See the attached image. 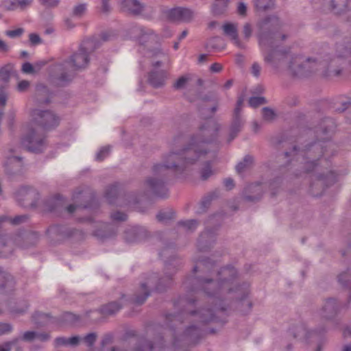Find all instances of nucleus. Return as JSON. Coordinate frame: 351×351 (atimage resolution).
I'll list each match as a JSON object with an SVG mask.
<instances>
[{
    "label": "nucleus",
    "instance_id": "54",
    "mask_svg": "<svg viewBox=\"0 0 351 351\" xmlns=\"http://www.w3.org/2000/svg\"><path fill=\"white\" fill-rule=\"evenodd\" d=\"M243 33L246 38H249L252 35V27L250 23H245L243 26Z\"/></svg>",
    "mask_w": 351,
    "mask_h": 351
},
{
    "label": "nucleus",
    "instance_id": "38",
    "mask_svg": "<svg viewBox=\"0 0 351 351\" xmlns=\"http://www.w3.org/2000/svg\"><path fill=\"white\" fill-rule=\"evenodd\" d=\"M266 100L263 97H252L249 100V104L253 108L265 104Z\"/></svg>",
    "mask_w": 351,
    "mask_h": 351
},
{
    "label": "nucleus",
    "instance_id": "49",
    "mask_svg": "<svg viewBox=\"0 0 351 351\" xmlns=\"http://www.w3.org/2000/svg\"><path fill=\"white\" fill-rule=\"evenodd\" d=\"M237 10L238 14L241 16H245L247 14V6L243 2H240L238 4Z\"/></svg>",
    "mask_w": 351,
    "mask_h": 351
},
{
    "label": "nucleus",
    "instance_id": "32",
    "mask_svg": "<svg viewBox=\"0 0 351 351\" xmlns=\"http://www.w3.org/2000/svg\"><path fill=\"white\" fill-rule=\"evenodd\" d=\"M110 152V146H104L102 147L99 152L96 154L95 159L97 161H102L106 157H108Z\"/></svg>",
    "mask_w": 351,
    "mask_h": 351
},
{
    "label": "nucleus",
    "instance_id": "3",
    "mask_svg": "<svg viewBox=\"0 0 351 351\" xmlns=\"http://www.w3.org/2000/svg\"><path fill=\"white\" fill-rule=\"evenodd\" d=\"M351 64V38L345 40L336 46L335 56L323 60L306 58L302 56L293 57L289 69L293 75L306 76L310 73L321 71L325 77L338 76L341 73L340 66Z\"/></svg>",
    "mask_w": 351,
    "mask_h": 351
},
{
    "label": "nucleus",
    "instance_id": "27",
    "mask_svg": "<svg viewBox=\"0 0 351 351\" xmlns=\"http://www.w3.org/2000/svg\"><path fill=\"white\" fill-rule=\"evenodd\" d=\"M215 171L212 169L210 162H206L204 166L200 171L201 178L206 180L214 174Z\"/></svg>",
    "mask_w": 351,
    "mask_h": 351
},
{
    "label": "nucleus",
    "instance_id": "2",
    "mask_svg": "<svg viewBox=\"0 0 351 351\" xmlns=\"http://www.w3.org/2000/svg\"><path fill=\"white\" fill-rule=\"evenodd\" d=\"M201 272L208 276H198L195 279L197 287L193 288L191 292L201 290L209 298V300L215 304L218 311H223L226 307L222 304L229 305L234 301L242 302V305L246 304L247 311L251 309L252 304L245 301L250 293L249 285H240L237 278V271L233 267L216 269L215 263L209 258L199 259L195 261L193 272Z\"/></svg>",
    "mask_w": 351,
    "mask_h": 351
},
{
    "label": "nucleus",
    "instance_id": "23",
    "mask_svg": "<svg viewBox=\"0 0 351 351\" xmlns=\"http://www.w3.org/2000/svg\"><path fill=\"white\" fill-rule=\"evenodd\" d=\"M338 280L341 285L344 287H348L349 289V300H351V285L350 284L351 280V274L349 271L341 273L339 277Z\"/></svg>",
    "mask_w": 351,
    "mask_h": 351
},
{
    "label": "nucleus",
    "instance_id": "37",
    "mask_svg": "<svg viewBox=\"0 0 351 351\" xmlns=\"http://www.w3.org/2000/svg\"><path fill=\"white\" fill-rule=\"evenodd\" d=\"M216 3L213 6V11L215 14H220L223 12L228 4L224 6L221 0H216Z\"/></svg>",
    "mask_w": 351,
    "mask_h": 351
},
{
    "label": "nucleus",
    "instance_id": "47",
    "mask_svg": "<svg viewBox=\"0 0 351 351\" xmlns=\"http://www.w3.org/2000/svg\"><path fill=\"white\" fill-rule=\"evenodd\" d=\"M37 332L34 331H27L23 335V340L31 341L36 339Z\"/></svg>",
    "mask_w": 351,
    "mask_h": 351
},
{
    "label": "nucleus",
    "instance_id": "19",
    "mask_svg": "<svg viewBox=\"0 0 351 351\" xmlns=\"http://www.w3.org/2000/svg\"><path fill=\"white\" fill-rule=\"evenodd\" d=\"M349 0H332L331 5L335 14H341L348 10Z\"/></svg>",
    "mask_w": 351,
    "mask_h": 351
},
{
    "label": "nucleus",
    "instance_id": "57",
    "mask_svg": "<svg viewBox=\"0 0 351 351\" xmlns=\"http://www.w3.org/2000/svg\"><path fill=\"white\" fill-rule=\"evenodd\" d=\"M14 341H7L2 345H0V351H10Z\"/></svg>",
    "mask_w": 351,
    "mask_h": 351
},
{
    "label": "nucleus",
    "instance_id": "11",
    "mask_svg": "<svg viewBox=\"0 0 351 351\" xmlns=\"http://www.w3.org/2000/svg\"><path fill=\"white\" fill-rule=\"evenodd\" d=\"M341 308V305L335 299L330 298L326 301L320 313L325 319H330L340 312Z\"/></svg>",
    "mask_w": 351,
    "mask_h": 351
},
{
    "label": "nucleus",
    "instance_id": "29",
    "mask_svg": "<svg viewBox=\"0 0 351 351\" xmlns=\"http://www.w3.org/2000/svg\"><path fill=\"white\" fill-rule=\"evenodd\" d=\"M118 189L117 184L111 185L106 189L105 196L110 204L113 203L114 197L117 195Z\"/></svg>",
    "mask_w": 351,
    "mask_h": 351
},
{
    "label": "nucleus",
    "instance_id": "61",
    "mask_svg": "<svg viewBox=\"0 0 351 351\" xmlns=\"http://www.w3.org/2000/svg\"><path fill=\"white\" fill-rule=\"evenodd\" d=\"M80 339V337L77 336L68 338V345L76 346L78 344Z\"/></svg>",
    "mask_w": 351,
    "mask_h": 351
},
{
    "label": "nucleus",
    "instance_id": "9",
    "mask_svg": "<svg viewBox=\"0 0 351 351\" xmlns=\"http://www.w3.org/2000/svg\"><path fill=\"white\" fill-rule=\"evenodd\" d=\"M163 280L167 281V284L170 283L171 277L167 276V279H158V276L156 274L149 275L145 282L141 283L140 289L143 292V295L140 296L139 294H136L134 298V302L136 304H142L149 295L150 289H155L157 291H162V287H160V284Z\"/></svg>",
    "mask_w": 351,
    "mask_h": 351
},
{
    "label": "nucleus",
    "instance_id": "50",
    "mask_svg": "<svg viewBox=\"0 0 351 351\" xmlns=\"http://www.w3.org/2000/svg\"><path fill=\"white\" fill-rule=\"evenodd\" d=\"M40 3L45 7H56L59 3V0H40Z\"/></svg>",
    "mask_w": 351,
    "mask_h": 351
},
{
    "label": "nucleus",
    "instance_id": "20",
    "mask_svg": "<svg viewBox=\"0 0 351 351\" xmlns=\"http://www.w3.org/2000/svg\"><path fill=\"white\" fill-rule=\"evenodd\" d=\"M34 193L35 192L29 187L23 186L15 193V197L19 202L23 200H29Z\"/></svg>",
    "mask_w": 351,
    "mask_h": 351
},
{
    "label": "nucleus",
    "instance_id": "31",
    "mask_svg": "<svg viewBox=\"0 0 351 351\" xmlns=\"http://www.w3.org/2000/svg\"><path fill=\"white\" fill-rule=\"evenodd\" d=\"M156 217L160 222H167L168 220L174 217V213L171 210H162L158 213Z\"/></svg>",
    "mask_w": 351,
    "mask_h": 351
},
{
    "label": "nucleus",
    "instance_id": "21",
    "mask_svg": "<svg viewBox=\"0 0 351 351\" xmlns=\"http://www.w3.org/2000/svg\"><path fill=\"white\" fill-rule=\"evenodd\" d=\"M121 308V304L118 302H110L101 307V311L104 315H110L119 311Z\"/></svg>",
    "mask_w": 351,
    "mask_h": 351
},
{
    "label": "nucleus",
    "instance_id": "56",
    "mask_svg": "<svg viewBox=\"0 0 351 351\" xmlns=\"http://www.w3.org/2000/svg\"><path fill=\"white\" fill-rule=\"evenodd\" d=\"M36 92L38 95H47L49 93L47 88L43 84H38L36 86Z\"/></svg>",
    "mask_w": 351,
    "mask_h": 351
},
{
    "label": "nucleus",
    "instance_id": "12",
    "mask_svg": "<svg viewBox=\"0 0 351 351\" xmlns=\"http://www.w3.org/2000/svg\"><path fill=\"white\" fill-rule=\"evenodd\" d=\"M193 16V12L184 8H176L168 12V17L174 21L189 22Z\"/></svg>",
    "mask_w": 351,
    "mask_h": 351
},
{
    "label": "nucleus",
    "instance_id": "18",
    "mask_svg": "<svg viewBox=\"0 0 351 351\" xmlns=\"http://www.w3.org/2000/svg\"><path fill=\"white\" fill-rule=\"evenodd\" d=\"M243 124L244 121L241 115H234L233 121L230 129L229 141H232L236 137L237 134L241 131Z\"/></svg>",
    "mask_w": 351,
    "mask_h": 351
},
{
    "label": "nucleus",
    "instance_id": "25",
    "mask_svg": "<svg viewBox=\"0 0 351 351\" xmlns=\"http://www.w3.org/2000/svg\"><path fill=\"white\" fill-rule=\"evenodd\" d=\"M88 4L86 3H80L75 5L73 8V16L81 18L82 17L87 11Z\"/></svg>",
    "mask_w": 351,
    "mask_h": 351
},
{
    "label": "nucleus",
    "instance_id": "48",
    "mask_svg": "<svg viewBox=\"0 0 351 351\" xmlns=\"http://www.w3.org/2000/svg\"><path fill=\"white\" fill-rule=\"evenodd\" d=\"M96 337L95 333H89L84 337V340L88 346H92L96 340Z\"/></svg>",
    "mask_w": 351,
    "mask_h": 351
},
{
    "label": "nucleus",
    "instance_id": "10",
    "mask_svg": "<svg viewBox=\"0 0 351 351\" xmlns=\"http://www.w3.org/2000/svg\"><path fill=\"white\" fill-rule=\"evenodd\" d=\"M221 29L223 34L227 36L234 45L239 48L243 47L239 38L237 23L230 22L225 23L222 25Z\"/></svg>",
    "mask_w": 351,
    "mask_h": 351
},
{
    "label": "nucleus",
    "instance_id": "51",
    "mask_svg": "<svg viewBox=\"0 0 351 351\" xmlns=\"http://www.w3.org/2000/svg\"><path fill=\"white\" fill-rule=\"evenodd\" d=\"M97 3L101 5L102 12L106 13L110 11L109 0H97Z\"/></svg>",
    "mask_w": 351,
    "mask_h": 351
},
{
    "label": "nucleus",
    "instance_id": "43",
    "mask_svg": "<svg viewBox=\"0 0 351 351\" xmlns=\"http://www.w3.org/2000/svg\"><path fill=\"white\" fill-rule=\"evenodd\" d=\"M29 42L32 45H37L42 43V40L37 34L32 33L29 35Z\"/></svg>",
    "mask_w": 351,
    "mask_h": 351
},
{
    "label": "nucleus",
    "instance_id": "42",
    "mask_svg": "<svg viewBox=\"0 0 351 351\" xmlns=\"http://www.w3.org/2000/svg\"><path fill=\"white\" fill-rule=\"evenodd\" d=\"M215 43H222V40L219 37L213 38L208 41L207 47L217 50L220 49V46L217 45Z\"/></svg>",
    "mask_w": 351,
    "mask_h": 351
},
{
    "label": "nucleus",
    "instance_id": "5",
    "mask_svg": "<svg viewBox=\"0 0 351 351\" xmlns=\"http://www.w3.org/2000/svg\"><path fill=\"white\" fill-rule=\"evenodd\" d=\"M279 26L280 21L274 16L265 19L260 25L259 45L264 60L274 69L281 66L287 58L288 53V51L280 49V42L287 36L274 32Z\"/></svg>",
    "mask_w": 351,
    "mask_h": 351
},
{
    "label": "nucleus",
    "instance_id": "1",
    "mask_svg": "<svg viewBox=\"0 0 351 351\" xmlns=\"http://www.w3.org/2000/svg\"><path fill=\"white\" fill-rule=\"evenodd\" d=\"M218 130L214 120H208L199 130L191 135L186 147L173 150L164 156L162 163H157L152 167V176L145 180V185L156 195L165 197L167 189L165 180L170 172L182 173L190 166L197 162H205L214 156L213 136Z\"/></svg>",
    "mask_w": 351,
    "mask_h": 351
},
{
    "label": "nucleus",
    "instance_id": "52",
    "mask_svg": "<svg viewBox=\"0 0 351 351\" xmlns=\"http://www.w3.org/2000/svg\"><path fill=\"white\" fill-rule=\"evenodd\" d=\"M243 101H244V99L243 97H239L238 99L236 108H234V115H236V116L240 115V112L241 110L242 105L243 104Z\"/></svg>",
    "mask_w": 351,
    "mask_h": 351
},
{
    "label": "nucleus",
    "instance_id": "35",
    "mask_svg": "<svg viewBox=\"0 0 351 351\" xmlns=\"http://www.w3.org/2000/svg\"><path fill=\"white\" fill-rule=\"evenodd\" d=\"M262 114L263 119L267 121H271L276 117L275 112L269 108H263L262 110Z\"/></svg>",
    "mask_w": 351,
    "mask_h": 351
},
{
    "label": "nucleus",
    "instance_id": "17",
    "mask_svg": "<svg viewBox=\"0 0 351 351\" xmlns=\"http://www.w3.org/2000/svg\"><path fill=\"white\" fill-rule=\"evenodd\" d=\"M214 241L211 232L205 231L199 237L197 242V247L200 252L206 251L209 248L211 243Z\"/></svg>",
    "mask_w": 351,
    "mask_h": 351
},
{
    "label": "nucleus",
    "instance_id": "16",
    "mask_svg": "<svg viewBox=\"0 0 351 351\" xmlns=\"http://www.w3.org/2000/svg\"><path fill=\"white\" fill-rule=\"evenodd\" d=\"M121 8L133 14H139L143 11V6L137 0H118Z\"/></svg>",
    "mask_w": 351,
    "mask_h": 351
},
{
    "label": "nucleus",
    "instance_id": "36",
    "mask_svg": "<svg viewBox=\"0 0 351 351\" xmlns=\"http://www.w3.org/2000/svg\"><path fill=\"white\" fill-rule=\"evenodd\" d=\"M191 77L189 75H183L178 79L173 86L176 89H181L185 87Z\"/></svg>",
    "mask_w": 351,
    "mask_h": 351
},
{
    "label": "nucleus",
    "instance_id": "41",
    "mask_svg": "<svg viewBox=\"0 0 351 351\" xmlns=\"http://www.w3.org/2000/svg\"><path fill=\"white\" fill-rule=\"evenodd\" d=\"M12 326L8 323H0V335H3L11 332Z\"/></svg>",
    "mask_w": 351,
    "mask_h": 351
},
{
    "label": "nucleus",
    "instance_id": "26",
    "mask_svg": "<svg viewBox=\"0 0 351 351\" xmlns=\"http://www.w3.org/2000/svg\"><path fill=\"white\" fill-rule=\"evenodd\" d=\"M253 162V158L251 156H245L243 161L240 162L236 167L238 173H242L248 169Z\"/></svg>",
    "mask_w": 351,
    "mask_h": 351
},
{
    "label": "nucleus",
    "instance_id": "13",
    "mask_svg": "<svg viewBox=\"0 0 351 351\" xmlns=\"http://www.w3.org/2000/svg\"><path fill=\"white\" fill-rule=\"evenodd\" d=\"M266 184L255 183L248 185L244 191L243 195L247 201H255L261 198Z\"/></svg>",
    "mask_w": 351,
    "mask_h": 351
},
{
    "label": "nucleus",
    "instance_id": "60",
    "mask_svg": "<svg viewBox=\"0 0 351 351\" xmlns=\"http://www.w3.org/2000/svg\"><path fill=\"white\" fill-rule=\"evenodd\" d=\"M55 341L57 346L68 345V339L65 337H58Z\"/></svg>",
    "mask_w": 351,
    "mask_h": 351
},
{
    "label": "nucleus",
    "instance_id": "22",
    "mask_svg": "<svg viewBox=\"0 0 351 351\" xmlns=\"http://www.w3.org/2000/svg\"><path fill=\"white\" fill-rule=\"evenodd\" d=\"M14 71V65L12 64H7L0 68V80L8 82Z\"/></svg>",
    "mask_w": 351,
    "mask_h": 351
},
{
    "label": "nucleus",
    "instance_id": "58",
    "mask_svg": "<svg viewBox=\"0 0 351 351\" xmlns=\"http://www.w3.org/2000/svg\"><path fill=\"white\" fill-rule=\"evenodd\" d=\"M222 69H223L222 65L217 62L213 64L210 66V71H212L213 73H219L222 70Z\"/></svg>",
    "mask_w": 351,
    "mask_h": 351
},
{
    "label": "nucleus",
    "instance_id": "39",
    "mask_svg": "<svg viewBox=\"0 0 351 351\" xmlns=\"http://www.w3.org/2000/svg\"><path fill=\"white\" fill-rule=\"evenodd\" d=\"M63 228L58 225H55L49 227L47 230V233L50 237H53L54 235H61L63 234Z\"/></svg>",
    "mask_w": 351,
    "mask_h": 351
},
{
    "label": "nucleus",
    "instance_id": "30",
    "mask_svg": "<svg viewBox=\"0 0 351 351\" xmlns=\"http://www.w3.org/2000/svg\"><path fill=\"white\" fill-rule=\"evenodd\" d=\"M197 221L194 219L180 221L178 222V226L182 227L186 231H193L197 226Z\"/></svg>",
    "mask_w": 351,
    "mask_h": 351
},
{
    "label": "nucleus",
    "instance_id": "14",
    "mask_svg": "<svg viewBox=\"0 0 351 351\" xmlns=\"http://www.w3.org/2000/svg\"><path fill=\"white\" fill-rule=\"evenodd\" d=\"M33 0H4L1 6L5 10H24L29 6Z\"/></svg>",
    "mask_w": 351,
    "mask_h": 351
},
{
    "label": "nucleus",
    "instance_id": "46",
    "mask_svg": "<svg viewBox=\"0 0 351 351\" xmlns=\"http://www.w3.org/2000/svg\"><path fill=\"white\" fill-rule=\"evenodd\" d=\"M29 82L27 80H21L18 83L17 90L19 92H25L26 91L29 86Z\"/></svg>",
    "mask_w": 351,
    "mask_h": 351
},
{
    "label": "nucleus",
    "instance_id": "28",
    "mask_svg": "<svg viewBox=\"0 0 351 351\" xmlns=\"http://www.w3.org/2000/svg\"><path fill=\"white\" fill-rule=\"evenodd\" d=\"M255 5L258 10H266L274 6V0H256Z\"/></svg>",
    "mask_w": 351,
    "mask_h": 351
},
{
    "label": "nucleus",
    "instance_id": "6",
    "mask_svg": "<svg viewBox=\"0 0 351 351\" xmlns=\"http://www.w3.org/2000/svg\"><path fill=\"white\" fill-rule=\"evenodd\" d=\"M58 123L59 119L52 112L34 110L22 145L32 152H42L45 147V132L56 128Z\"/></svg>",
    "mask_w": 351,
    "mask_h": 351
},
{
    "label": "nucleus",
    "instance_id": "63",
    "mask_svg": "<svg viewBox=\"0 0 351 351\" xmlns=\"http://www.w3.org/2000/svg\"><path fill=\"white\" fill-rule=\"evenodd\" d=\"M60 197H60V195H57V196L56 197V198H55L54 199H53V200H52L53 202H55V203H54V205H53V206H50V207L48 208V210H49V211H52V210H55V209L56 208V207H58V206L59 202L60 201Z\"/></svg>",
    "mask_w": 351,
    "mask_h": 351
},
{
    "label": "nucleus",
    "instance_id": "33",
    "mask_svg": "<svg viewBox=\"0 0 351 351\" xmlns=\"http://www.w3.org/2000/svg\"><path fill=\"white\" fill-rule=\"evenodd\" d=\"M295 338L307 339V330L303 326H298L292 332Z\"/></svg>",
    "mask_w": 351,
    "mask_h": 351
},
{
    "label": "nucleus",
    "instance_id": "34",
    "mask_svg": "<svg viewBox=\"0 0 351 351\" xmlns=\"http://www.w3.org/2000/svg\"><path fill=\"white\" fill-rule=\"evenodd\" d=\"M156 349V347H155L151 342L143 341L141 342L136 351H158L155 350Z\"/></svg>",
    "mask_w": 351,
    "mask_h": 351
},
{
    "label": "nucleus",
    "instance_id": "15",
    "mask_svg": "<svg viewBox=\"0 0 351 351\" xmlns=\"http://www.w3.org/2000/svg\"><path fill=\"white\" fill-rule=\"evenodd\" d=\"M167 78V73L164 70L151 71L148 81L149 84L154 88H159L165 84Z\"/></svg>",
    "mask_w": 351,
    "mask_h": 351
},
{
    "label": "nucleus",
    "instance_id": "62",
    "mask_svg": "<svg viewBox=\"0 0 351 351\" xmlns=\"http://www.w3.org/2000/svg\"><path fill=\"white\" fill-rule=\"evenodd\" d=\"M36 339H38L42 341H45L49 339V335L47 333L37 332Z\"/></svg>",
    "mask_w": 351,
    "mask_h": 351
},
{
    "label": "nucleus",
    "instance_id": "55",
    "mask_svg": "<svg viewBox=\"0 0 351 351\" xmlns=\"http://www.w3.org/2000/svg\"><path fill=\"white\" fill-rule=\"evenodd\" d=\"M261 66L257 63L254 62L252 66V73L255 77H258L261 73Z\"/></svg>",
    "mask_w": 351,
    "mask_h": 351
},
{
    "label": "nucleus",
    "instance_id": "7",
    "mask_svg": "<svg viewBox=\"0 0 351 351\" xmlns=\"http://www.w3.org/2000/svg\"><path fill=\"white\" fill-rule=\"evenodd\" d=\"M93 43V39L84 40L80 45L79 51L73 53L69 60L64 61L55 66L56 71L60 73L58 77L59 84L63 85L70 82L75 71L87 66L89 62L88 53L91 50Z\"/></svg>",
    "mask_w": 351,
    "mask_h": 351
},
{
    "label": "nucleus",
    "instance_id": "59",
    "mask_svg": "<svg viewBox=\"0 0 351 351\" xmlns=\"http://www.w3.org/2000/svg\"><path fill=\"white\" fill-rule=\"evenodd\" d=\"M25 215H19L16 216L14 218L11 219V223L13 224H19L20 223L24 221L26 219Z\"/></svg>",
    "mask_w": 351,
    "mask_h": 351
},
{
    "label": "nucleus",
    "instance_id": "45",
    "mask_svg": "<svg viewBox=\"0 0 351 351\" xmlns=\"http://www.w3.org/2000/svg\"><path fill=\"white\" fill-rule=\"evenodd\" d=\"M111 217L114 221H123L126 219L127 215L121 212H116L111 215Z\"/></svg>",
    "mask_w": 351,
    "mask_h": 351
},
{
    "label": "nucleus",
    "instance_id": "40",
    "mask_svg": "<svg viewBox=\"0 0 351 351\" xmlns=\"http://www.w3.org/2000/svg\"><path fill=\"white\" fill-rule=\"evenodd\" d=\"M23 33L24 29L19 27L13 30H7L5 31V34L11 38H14L20 37Z\"/></svg>",
    "mask_w": 351,
    "mask_h": 351
},
{
    "label": "nucleus",
    "instance_id": "8",
    "mask_svg": "<svg viewBox=\"0 0 351 351\" xmlns=\"http://www.w3.org/2000/svg\"><path fill=\"white\" fill-rule=\"evenodd\" d=\"M195 302L193 298L187 297L184 300L187 306L184 309V315L189 322H196L197 326H189L185 332L184 336L189 337L192 341L197 340L200 335L199 327L210 322L215 319L214 313L211 309L202 308L198 311H191L189 306L192 305Z\"/></svg>",
    "mask_w": 351,
    "mask_h": 351
},
{
    "label": "nucleus",
    "instance_id": "44",
    "mask_svg": "<svg viewBox=\"0 0 351 351\" xmlns=\"http://www.w3.org/2000/svg\"><path fill=\"white\" fill-rule=\"evenodd\" d=\"M21 70L24 73L27 74H32L35 73L34 66L29 62L24 63L22 66Z\"/></svg>",
    "mask_w": 351,
    "mask_h": 351
},
{
    "label": "nucleus",
    "instance_id": "4",
    "mask_svg": "<svg viewBox=\"0 0 351 351\" xmlns=\"http://www.w3.org/2000/svg\"><path fill=\"white\" fill-rule=\"evenodd\" d=\"M335 145L331 142L324 143H315L306 148V149L298 150L295 147L290 152H286V157L293 156L300 164H304L306 171H313L312 176L313 182L311 184V193L313 196H319L322 194L325 186L333 184L336 181V176L334 172L328 171L326 176L319 172V167L313 159L316 153H322L325 158L332 155Z\"/></svg>",
    "mask_w": 351,
    "mask_h": 351
},
{
    "label": "nucleus",
    "instance_id": "64",
    "mask_svg": "<svg viewBox=\"0 0 351 351\" xmlns=\"http://www.w3.org/2000/svg\"><path fill=\"white\" fill-rule=\"evenodd\" d=\"M9 50V46L3 40L0 39V51L8 52Z\"/></svg>",
    "mask_w": 351,
    "mask_h": 351
},
{
    "label": "nucleus",
    "instance_id": "24",
    "mask_svg": "<svg viewBox=\"0 0 351 351\" xmlns=\"http://www.w3.org/2000/svg\"><path fill=\"white\" fill-rule=\"evenodd\" d=\"M12 284V277L0 267V289H4Z\"/></svg>",
    "mask_w": 351,
    "mask_h": 351
},
{
    "label": "nucleus",
    "instance_id": "53",
    "mask_svg": "<svg viewBox=\"0 0 351 351\" xmlns=\"http://www.w3.org/2000/svg\"><path fill=\"white\" fill-rule=\"evenodd\" d=\"M7 101V93L3 87L0 88V105L5 106Z\"/></svg>",
    "mask_w": 351,
    "mask_h": 351
}]
</instances>
